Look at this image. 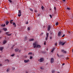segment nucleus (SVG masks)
Masks as SVG:
<instances>
[{"mask_svg":"<svg viewBox=\"0 0 73 73\" xmlns=\"http://www.w3.org/2000/svg\"><path fill=\"white\" fill-rule=\"evenodd\" d=\"M37 42L36 41H35V42L33 44V48H40L41 47V46L39 45H37Z\"/></svg>","mask_w":73,"mask_h":73,"instance_id":"f257e3e1","label":"nucleus"},{"mask_svg":"<svg viewBox=\"0 0 73 73\" xmlns=\"http://www.w3.org/2000/svg\"><path fill=\"white\" fill-rule=\"evenodd\" d=\"M65 44V42H64L63 41H60L59 43V45H62L63 46Z\"/></svg>","mask_w":73,"mask_h":73,"instance_id":"f03ea898","label":"nucleus"},{"mask_svg":"<svg viewBox=\"0 0 73 73\" xmlns=\"http://www.w3.org/2000/svg\"><path fill=\"white\" fill-rule=\"evenodd\" d=\"M44 59L42 58H40V59L38 60V61L40 62H42L44 61Z\"/></svg>","mask_w":73,"mask_h":73,"instance_id":"7ed1b4c3","label":"nucleus"},{"mask_svg":"<svg viewBox=\"0 0 73 73\" xmlns=\"http://www.w3.org/2000/svg\"><path fill=\"white\" fill-rule=\"evenodd\" d=\"M48 37H49V33H46V36L45 40L46 41L48 39Z\"/></svg>","mask_w":73,"mask_h":73,"instance_id":"20e7f679","label":"nucleus"},{"mask_svg":"<svg viewBox=\"0 0 73 73\" xmlns=\"http://www.w3.org/2000/svg\"><path fill=\"white\" fill-rule=\"evenodd\" d=\"M9 32H6L5 33V34L6 35H7V36H11V35L12 34H9Z\"/></svg>","mask_w":73,"mask_h":73,"instance_id":"39448f33","label":"nucleus"},{"mask_svg":"<svg viewBox=\"0 0 73 73\" xmlns=\"http://www.w3.org/2000/svg\"><path fill=\"white\" fill-rule=\"evenodd\" d=\"M58 37H60V36L61 37V36H62V35H61V32H59L58 34Z\"/></svg>","mask_w":73,"mask_h":73,"instance_id":"423d86ee","label":"nucleus"},{"mask_svg":"<svg viewBox=\"0 0 73 73\" xmlns=\"http://www.w3.org/2000/svg\"><path fill=\"white\" fill-rule=\"evenodd\" d=\"M24 61L25 63H27V62H28L29 61V59H28L27 60H25Z\"/></svg>","mask_w":73,"mask_h":73,"instance_id":"0eeeda50","label":"nucleus"},{"mask_svg":"<svg viewBox=\"0 0 73 73\" xmlns=\"http://www.w3.org/2000/svg\"><path fill=\"white\" fill-rule=\"evenodd\" d=\"M50 28H51V27L50 26V25H48V29L47 30L48 31H50Z\"/></svg>","mask_w":73,"mask_h":73,"instance_id":"6e6552de","label":"nucleus"},{"mask_svg":"<svg viewBox=\"0 0 73 73\" xmlns=\"http://www.w3.org/2000/svg\"><path fill=\"white\" fill-rule=\"evenodd\" d=\"M61 52H63V53H66V51L64 50H61Z\"/></svg>","mask_w":73,"mask_h":73,"instance_id":"1a4fd4ad","label":"nucleus"},{"mask_svg":"<svg viewBox=\"0 0 73 73\" xmlns=\"http://www.w3.org/2000/svg\"><path fill=\"white\" fill-rule=\"evenodd\" d=\"M54 61V59H53V58H52L50 60V62H51V64H52V63H53Z\"/></svg>","mask_w":73,"mask_h":73,"instance_id":"9d476101","label":"nucleus"},{"mask_svg":"<svg viewBox=\"0 0 73 73\" xmlns=\"http://www.w3.org/2000/svg\"><path fill=\"white\" fill-rule=\"evenodd\" d=\"M7 42V40H4L3 41V44H5Z\"/></svg>","mask_w":73,"mask_h":73,"instance_id":"9b49d317","label":"nucleus"},{"mask_svg":"<svg viewBox=\"0 0 73 73\" xmlns=\"http://www.w3.org/2000/svg\"><path fill=\"white\" fill-rule=\"evenodd\" d=\"M3 49H4V47H0V50L1 51H2V50H3Z\"/></svg>","mask_w":73,"mask_h":73,"instance_id":"f8f14e48","label":"nucleus"},{"mask_svg":"<svg viewBox=\"0 0 73 73\" xmlns=\"http://www.w3.org/2000/svg\"><path fill=\"white\" fill-rule=\"evenodd\" d=\"M19 48H17L15 50V52H17L18 51H19Z\"/></svg>","mask_w":73,"mask_h":73,"instance_id":"ddd939ff","label":"nucleus"},{"mask_svg":"<svg viewBox=\"0 0 73 73\" xmlns=\"http://www.w3.org/2000/svg\"><path fill=\"white\" fill-rule=\"evenodd\" d=\"M54 49H55V47H54L52 48V50L51 51V52H52V53H53V51H54Z\"/></svg>","mask_w":73,"mask_h":73,"instance_id":"4468645a","label":"nucleus"},{"mask_svg":"<svg viewBox=\"0 0 73 73\" xmlns=\"http://www.w3.org/2000/svg\"><path fill=\"white\" fill-rule=\"evenodd\" d=\"M5 26V24H2L1 25V27H4Z\"/></svg>","mask_w":73,"mask_h":73,"instance_id":"2eb2a0df","label":"nucleus"},{"mask_svg":"<svg viewBox=\"0 0 73 73\" xmlns=\"http://www.w3.org/2000/svg\"><path fill=\"white\" fill-rule=\"evenodd\" d=\"M18 13L19 14H21V10H19V12H18Z\"/></svg>","mask_w":73,"mask_h":73,"instance_id":"dca6fc26","label":"nucleus"},{"mask_svg":"<svg viewBox=\"0 0 73 73\" xmlns=\"http://www.w3.org/2000/svg\"><path fill=\"white\" fill-rule=\"evenodd\" d=\"M34 40V39H29V41H33Z\"/></svg>","mask_w":73,"mask_h":73,"instance_id":"f3484780","label":"nucleus"},{"mask_svg":"<svg viewBox=\"0 0 73 73\" xmlns=\"http://www.w3.org/2000/svg\"><path fill=\"white\" fill-rule=\"evenodd\" d=\"M13 25L15 27H16V23H13Z\"/></svg>","mask_w":73,"mask_h":73,"instance_id":"a211bd4d","label":"nucleus"},{"mask_svg":"<svg viewBox=\"0 0 73 73\" xmlns=\"http://www.w3.org/2000/svg\"><path fill=\"white\" fill-rule=\"evenodd\" d=\"M13 20H11L10 21V23H11V24H12L13 23Z\"/></svg>","mask_w":73,"mask_h":73,"instance_id":"6ab92c4d","label":"nucleus"},{"mask_svg":"<svg viewBox=\"0 0 73 73\" xmlns=\"http://www.w3.org/2000/svg\"><path fill=\"white\" fill-rule=\"evenodd\" d=\"M9 21H7L6 22V25H8V24H9Z\"/></svg>","mask_w":73,"mask_h":73,"instance_id":"aec40b11","label":"nucleus"},{"mask_svg":"<svg viewBox=\"0 0 73 73\" xmlns=\"http://www.w3.org/2000/svg\"><path fill=\"white\" fill-rule=\"evenodd\" d=\"M3 30L4 31H7V28H4L3 29Z\"/></svg>","mask_w":73,"mask_h":73,"instance_id":"412c9836","label":"nucleus"},{"mask_svg":"<svg viewBox=\"0 0 73 73\" xmlns=\"http://www.w3.org/2000/svg\"><path fill=\"white\" fill-rule=\"evenodd\" d=\"M41 8H42V10H43V9H44V7L43 6H42L41 7Z\"/></svg>","mask_w":73,"mask_h":73,"instance_id":"4be33fe9","label":"nucleus"},{"mask_svg":"<svg viewBox=\"0 0 73 73\" xmlns=\"http://www.w3.org/2000/svg\"><path fill=\"white\" fill-rule=\"evenodd\" d=\"M30 54L31 55H32V53L31 52H29L28 53V55H30Z\"/></svg>","mask_w":73,"mask_h":73,"instance_id":"5701e85b","label":"nucleus"},{"mask_svg":"<svg viewBox=\"0 0 73 73\" xmlns=\"http://www.w3.org/2000/svg\"><path fill=\"white\" fill-rule=\"evenodd\" d=\"M27 36H25V38L24 40L25 41V40H27Z\"/></svg>","mask_w":73,"mask_h":73,"instance_id":"b1692460","label":"nucleus"},{"mask_svg":"<svg viewBox=\"0 0 73 73\" xmlns=\"http://www.w3.org/2000/svg\"><path fill=\"white\" fill-rule=\"evenodd\" d=\"M12 70H15V67H12Z\"/></svg>","mask_w":73,"mask_h":73,"instance_id":"393cba45","label":"nucleus"},{"mask_svg":"<svg viewBox=\"0 0 73 73\" xmlns=\"http://www.w3.org/2000/svg\"><path fill=\"white\" fill-rule=\"evenodd\" d=\"M54 72H55V71L54 70H53L52 71V73H54Z\"/></svg>","mask_w":73,"mask_h":73,"instance_id":"a878e982","label":"nucleus"},{"mask_svg":"<svg viewBox=\"0 0 73 73\" xmlns=\"http://www.w3.org/2000/svg\"><path fill=\"white\" fill-rule=\"evenodd\" d=\"M65 34H64L63 35V36H61V37H65Z\"/></svg>","mask_w":73,"mask_h":73,"instance_id":"bb28decb","label":"nucleus"},{"mask_svg":"<svg viewBox=\"0 0 73 73\" xmlns=\"http://www.w3.org/2000/svg\"><path fill=\"white\" fill-rule=\"evenodd\" d=\"M55 25H56V26H57V25H58V22H57L55 24Z\"/></svg>","mask_w":73,"mask_h":73,"instance_id":"cd10ccee","label":"nucleus"},{"mask_svg":"<svg viewBox=\"0 0 73 73\" xmlns=\"http://www.w3.org/2000/svg\"><path fill=\"white\" fill-rule=\"evenodd\" d=\"M9 68L7 69V72H9Z\"/></svg>","mask_w":73,"mask_h":73,"instance_id":"c85d7f7f","label":"nucleus"},{"mask_svg":"<svg viewBox=\"0 0 73 73\" xmlns=\"http://www.w3.org/2000/svg\"><path fill=\"white\" fill-rule=\"evenodd\" d=\"M49 16L50 17V18H51V19H52V16L51 15H50Z\"/></svg>","mask_w":73,"mask_h":73,"instance_id":"c756f323","label":"nucleus"},{"mask_svg":"<svg viewBox=\"0 0 73 73\" xmlns=\"http://www.w3.org/2000/svg\"><path fill=\"white\" fill-rule=\"evenodd\" d=\"M21 15V14H18V16L19 17H20Z\"/></svg>","mask_w":73,"mask_h":73,"instance_id":"7c9ffc66","label":"nucleus"},{"mask_svg":"<svg viewBox=\"0 0 73 73\" xmlns=\"http://www.w3.org/2000/svg\"><path fill=\"white\" fill-rule=\"evenodd\" d=\"M27 30L28 31H29V30H30V28L29 27H28Z\"/></svg>","mask_w":73,"mask_h":73,"instance_id":"2f4dec72","label":"nucleus"},{"mask_svg":"<svg viewBox=\"0 0 73 73\" xmlns=\"http://www.w3.org/2000/svg\"><path fill=\"white\" fill-rule=\"evenodd\" d=\"M30 10L31 11H32V12H33V9H32L31 8L30 9Z\"/></svg>","mask_w":73,"mask_h":73,"instance_id":"473e14b6","label":"nucleus"},{"mask_svg":"<svg viewBox=\"0 0 73 73\" xmlns=\"http://www.w3.org/2000/svg\"><path fill=\"white\" fill-rule=\"evenodd\" d=\"M40 69H41L42 70H44V68L42 67H41L40 68Z\"/></svg>","mask_w":73,"mask_h":73,"instance_id":"72a5a7b5","label":"nucleus"},{"mask_svg":"<svg viewBox=\"0 0 73 73\" xmlns=\"http://www.w3.org/2000/svg\"><path fill=\"white\" fill-rule=\"evenodd\" d=\"M9 1L10 3H12V0H9Z\"/></svg>","mask_w":73,"mask_h":73,"instance_id":"f704fd0d","label":"nucleus"},{"mask_svg":"<svg viewBox=\"0 0 73 73\" xmlns=\"http://www.w3.org/2000/svg\"><path fill=\"white\" fill-rule=\"evenodd\" d=\"M67 9H68V10H70V8H69V7H67Z\"/></svg>","mask_w":73,"mask_h":73,"instance_id":"c9c22d12","label":"nucleus"},{"mask_svg":"<svg viewBox=\"0 0 73 73\" xmlns=\"http://www.w3.org/2000/svg\"><path fill=\"white\" fill-rule=\"evenodd\" d=\"M14 56H15V54H13L11 55V56H12V57H13Z\"/></svg>","mask_w":73,"mask_h":73,"instance_id":"e433bc0d","label":"nucleus"},{"mask_svg":"<svg viewBox=\"0 0 73 73\" xmlns=\"http://www.w3.org/2000/svg\"><path fill=\"white\" fill-rule=\"evenodd\" d=\"M32 58H33V57L32 56H31L30 57V59H32Z\"/></svg>","mask_w":73,"mask_h":73,"instance_id":"4c0bfd02","label":"nucleus"},{"mask_svg":"<svg viewBox=\"0 0 73 73\" xmlns=\"http://www.w3.org/2000/svg\"><path fill=\"white\" fill-rule=\"evenodd\" d=\"M26 24H28V21L26 22Z\"/></svg>","mask_w":73,"mask_h":73,"instance_id":"58836bf2","label":"nucleus"},{"mask_svg":"<svg viewBox=\"0 0 73 73\" xmlns=\"http://www.w3.org/2000/svg\"><path fill=\"white\" fill-rule=\"evenodd\" d=\"M6 61H7L8 62H9V60L8 59L6 60Z\"/></svg>","mask_w":73,"mask_h":73,"instance_id":"ea45409f","label":"nucleus"},{"mask_svg":"<svg viewBox=\"0 0 73 73\" xmlns=\"http://www.w3.org/2000/svg\"><path fill=\"white\" fill-rule=\"evenodd\" d=\"M52 32H50V35H52Z\"/></svg>","mask_w":73,"mask_h":73,"instance_id":"a19ab883","label":"nucleus"},{"mask_svg":"<svg viewBox=\"0 0 73 73\" xmlns=\"http://www.w3.org/2000/svg\"><path fill=\"white\" fill-rule=\"evenodd\" d=\"M57 55L58 57H60V56H59V55L58 54H57Z\"/></svg>","mask_w":73,"mask_h":73,"instance_id":"79ce46f5","label":"nucleus"},{"mask_svg":"<svg viewBox=\"0 0 73 73\" xmlns=\"http://www.w3.org/2000/svg\"><path fill=\"white\" fill-rule=\"evenodd\" d=\"M57 42H56V44H55V45L56 46V45H57Z\"/></svg>","mask_w":73,"mask_h":73,"instance_id":"37998d69","label":"nucleus"},{"mask_svg":"<svg viewBox=\"0 0 73 73\" xmlns=\"http://www.w3.org/2000/svg\"><path fill=\"white\" fill-rule=\"evenodd\" d=\"M54 10H56V7H54Z\"/></svg>","mask_w":73,"mask_h":73,"instance_id":"c03bdc74","label":"nucleus"},{"mask_svg":"<svg viewBox=\"0 0 73 73\" xmlns=\"http://www.w3.org/2000/svg\"><path fill=\"white\" fill-rule=\"evenodd\" d=\"M40 14H38V16H40Z\"/></svg>","mask_w":73,"mask_h":73,"instance_id":"a18cd8bd","label":"nucleus"},{"mask_svg":"<svg viewBox=\"0 0 73 73\" xmlns=\"http://www.w3.org/2000/svg\"><path fill=\"white\" fill-rule=\"evenodd\" d=\"M50 39H52V37L50 36Z\"/></svg>","mask_w":73,"mask_h":73,"instance_id":"49530a36","label":"nucleus"},{"mask_svg":"<svg viewBox=\"0 0 73 73\" xmlns=\"http://www.w3.org/2000/svg\"><path fill=\"white\" fill-rule=\"evenodd\" d=\"M46 42H45L44 43V45H46V44H45Z\"/></svg>","mask_w":73,"mask_h":73,"instance_id":"de8ad7c7","label":"nucleus"},{"mask_svg":"<svg viewBox=\"0 0 73 73\" xmlns=\"http://www.w3.org/2000/svg\"><path fill=\"white\" fill-rule=\"evenodd\" d=\"M26 73H28V72L27 71H26Z\"/></svg>","mask_w":73,"mask_h":73,"instance_id":"09e8293b","label":"nucleus"},{"mask_svg":"<svg viewBox=\"0 0 73 73\" xmlns=\"http://www.w3.org/2000/svg\"><path fill=\"white\" fill-rule=\"evenodd\" d=\"M63 1H64V2H65V0H63Z\"/></svg>","mask_w":73,"mask_h":73,"instance_id":"8fccbe9b","label":"nucleus"},{"mask_svg":"<svg viewBox=\"0 0 73 73\" xmlns=\"http://www.w3.org/2000/svg\"><path fill=\"white\" fill-rule=\"evenodd\" d=\"M1 33V31L0 30V33Z\"/></svg>","mask_w":73,"mask_h":73,"instance_id":"3c124183","label":"nucleus"},{"mask_svg":"<svg viewBox=\"0 0 73 73\" xmlns=\"http://www.w3.org/2000/svg\"><path fill=\"white\" fill-rule=\"evenodd\" d=\"M64 64H65V63H63L62 65H64Z\"/></svg>","mask_w":73,"mask_h":73,"instance_id":"603ef678","label":"nucleus"},{"mask_svg":"<svg viewBox=\"0 0 73 73\" xmlns=\"http://www.w3.org/2000/svg\"><path fill=\"white\" fill-rule=\"evenodd\" d=\"M48 63H46V65H48Z\"/></svg>","mask_w":73,"mask_h":73,"instance_id":"864d4df0","label":"nucleus"},{"mask_svg":"<svg viewBox=\"0 0 73 73\" xmlns=\"http://www.w3.org/2000/svg\"><path fill=\"white\" fill-rule=\"evenodd\" d=\"M0 66H2V64H0Z\"/></svg>","mask_w":73,"mask_h":73,"instance_id":"5fc2aeb1","label":"nucleus"},{"mask_svg":"<svg viewBox=\"0 0 73 73\" xmlns=\"http://www.w3.org/2000/svg\"><path fill=\"white\" fill-rule=\"evenodd\" d=\"M69 59V58H67L66 60H68Z\"/></svg>","mask_w":73,"mask_h":73,"instance_id":"6e6d98bb","label":"nucleus"},{"mask_svg":"<svg viewBox=\"0 0 73 73\" xmlns=\"http://www.w3.org/2000/svg\"><path fill=\"white\" fill-rule=\"evenodd\" d=\"M35 12H37V11H36V10H35Z\"/></svg>","mask_w":73,"mask_h":73,"instance_id":"4d7b16f0","label":"nucleus"},{"mask_svg":"<svg viewBox=\"0 0 73 73\" xmlns=\"http://www.w3.org/2000/svg\"><path fill=\"white\" fill-rule=\"evenodd\" d=\"M19 53H20V51H19Z\"/></svg>","mask_w":73,"mask_h":73,"instance_id":"13d9d810","label":"nucleus"},{"mask_svg":"<svg viewBox=\"0 0 73 73\" xmlns=\"http://www.w3.org/2000/svg\"><path fill=\"white\" fill-rule=\"evenodd\" d=\"M57 73H60L59 72H58Z\"/></svg>","mask_w":73,"mask_h":73,"instance_id":"bf43d9fd","label":"nucleus"},{"mask_svg":"<svg viewBox=\"0 0 73 73\" xmlns=\"http://www.w3.org/2000/svg\"><path fill=\"white\" fill-rule=\"evenodd\" d=\"M42 35H43V34H44V33H42Z\"/></svg>","mask_w":73,"mask_h":73,"instance_id":"052dcab7","label":"nucleus"},{"mask_svg":"<svg viewBox=\"0 0 73 73\" xmlns=\"http://www.w3.org/2000/svg\"><path fill=\"white\" fill-rule=\"evenodd\" d=\"M72 52H73V50H72Z\"/></svg>","mask_w":73,"mask_h":73,"instance_id":"680f3d73","label":"nucleus"},{"mask_svg":"<svg viewBox=\"0 0 73 73\" xmlns=\"http://www.w3.org/2000/svg\"><path fill=\"white\" fill-rule=\"evenodd\" d=\"M56 1H57V0H55Z\"/></svg>","mask_w":73,"mask_h":73,"instance_id":"e2e57ef3","label":"nucleus"},{"mask_svg":"<svg viewBox=\"0 0 73 73\" xmlns=\"http://www.w3.org/2000/svg\"><path fill=\"white\" fill-rule=\"evenodd\" d=\"M53 15H54L53 14V15H52V16H53Z\"/></svg>","mask_w":73,"mask_h":73,"instance_id":"0e129e2a","label":"nucleus"},{"mask_svg":"<svg viewBox=\"0 0 73 73\" xmlns=\"http://www.w3.org/2000/svg\"><path fill=\"white\" fill-rule=\"evenodd\" d=\"M69 33H70V32H69Z\"/></svg>","mask_w":73,"mask_h":73,"instance_id":"69168bd1","label":"nucleus"}]
</instances>
